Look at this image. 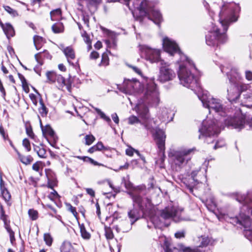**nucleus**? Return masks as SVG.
Masks as SVG:
<instances>
[{
    "label": "nucleus",
    "mask_w": 252,
    "mask_h": 252,
    "mask_svg": "<svg viewBox=\"0 0 252 252\" xmlns=\"http://www.w3.org/2000/svg\"><path fill=\"white\" fill-rule=\"evenodd\" d=\"M23 146L25 148L28 152L31 150V144L29 140L27 138H25L22 142Z\"/></svg>",
    "instance_id": "obj_47"
},
{
    "label": "nucleus",
    "mask_w": 252,
    "mask_h": 252,
    "mask_svg": "<svg viewBox=\"0 0 252 252\" xmlns=\"http://www.w3.org/2000/svg\"><path fill=\"white\" fill-rule=\"evenodd\" d=\"M61 252H74V249L69 242H64L61 247Z\"/></svg>",
    "instance_id": "obj_24"
},
{
    "label": "nucleus",
    "mask_w": 252,
    "mask_h": 252,
    "mask_svg": "<svg viewBox=\"0 0 252 252\" xmlns=\"http://www.w3.org/2000/svg\"><path fill=\"white\" fill-rule=\"evenodd\" d=\"M47 176L48 177V187L49 188L53 189L57 184L56 180L55 179H50L48 175Z\"/></svg>",
    "instance_id": "obj_49"
},
{
    "label": "nucleus",
    "mask_w": 252,
    "mask_h": 252,
    "mask_svg": "<svg viewBox=\"0 0 252 252\" xmlns=\"http://www.w3.org/2000/svg\"><path fill=\"white\" fill-rule=\"evenodd\" d=\"M42 131L43 134H47L54 138L55 132L50 126H47L44 129H42Z\"/></svg>",
    "instance_id": "obj_42"
},
{
    "label": "nucleus",
    "mask_w": 252,
    "mask_h": 252,
    "mask_svg": "<svg viewBox=\"0 0 252 252\" xmlns=\"http://www.w3.org/2000/svg\"><path fill=\"white\" fill-rule=\"evenodd\" d=\"M158 95L157 85L153 81H150L147 84L142 102L139 103L135 107V111L139 118L134 115H131L127 119L128 124L134 125L139 123L147 131L153 132L155 130L154 127L157 125L156 121L151 118L149 109L146 104L157 105L159 102Z\"/></svg>",
    "instance_id": "obj_1"
},
{
    "label": "nucleus",
    "mask_w": 252,
    "mask_h": 252,
    "mask_svg": "<svg viewBox=\"0 0 252 252\" xmlns=\"http://www.w3.org/2000/svg\"><path fill=\"white\" fill-rule=\"evenodd\" d=\"M245 120V115L239 113L236 116L233 118H230L229 119L226 120L225 123L235 128L241 129L244 127V125L246 124Z\"/></svg>",
    "instance_id": "obj_14"
},
{
    "label": "nucleus",
    "mask_w": 252,
    "mask_h": 252,
    "mask_svg": "<svg viewBox=\"0 0 252 252\" xmlns=\"http://www.w3.org/2000/svg\"><path fill=\"white\" fill-rule=\"evenodd\" d=\"M176 76L173 70L167 66H162L160 69L158 80L162 83L172 80Z\"/></svg>",
    "instance_id": "obj_15"
},
{
    "label": "nucleus",
    "mask_w": 252,
    "mask_h": 252,
    "mask_svg": "<svg viewBox=\"0 0 252 252\" xmlns=\"http://www.w3.org/2000/svg\"><path fill=\"white\" fill-rule=\"evenodd\" d=\"M0 25L2 29L3 32L6 35L7 38L9 39L11 37L15 35V31L13 26L9 23L3 24L0 23Z\"/></svg>",
    "instance_id": "obj_22"
},
{
    "label": "nucleus",
    "mask_w": 252,
    "mask_h": 252,
    "mask_svg": "<svg viewBox=\"0 0 252 252\" xmlns=\"http://www.w3.org/2000/svg\"><path fill=\"white\" fill-rule=\"evenodd\" d=\"M26 133L27 135L31 137L32 139L35 140V136L33 132L32 128L31 126H26Z\"/></svg>",
    "instance_id": "obj_45"
},
{
    "label": "nucleus",
    "mask_w": 252,
    "mask_h": 252,
    "mask_svg": "<svg viewBox=\"0 0 252 252\" xmlns=\"http://www.w3.org/2000/svg\"><path fill=\"white\" fill-rule=\"evenodd\" d=\"M0 133L4 139H6L8 138V135L5 134L4 129L2 126H0Z\"/></svg>",
    "instance_id": "obj_60"
},
{
    "label": "nucleus",
    "mask_w": 252,
    "mask_h": 252,
    "mask_svg": "<svg viewBox=\"0 0 252 252\" xmlns=\"http://www.w3.org/2000/svg\"><path fill=\"white\" fill-rule=\"evenodd\" d=\"M134 152H135L138 155L140 156L139 152L137 150H135L132 148H129L127 149L126 151V153L127 156H132L133 155Z\"/></svg>",
    "instance_id": "obj_51"
},
{
    "label": "nucleus",
    "mask_w": 252,
    "mask_h": 252,
    "mask_svg": "<svg viewBox=\"0 0 252 252\" xmlns=\"http://www.w3.org/2000/svg\"><path fill=\"white\" fill-rule=\"evenodd\" d=\"M246 78L249 80H252V72L251 71L247 70L245 72Z\"/></svg>",
    "instance_id": "obj_61"
},
{
    "label": "nucleus",
    "mask_w": 252,
    "mask_h": 252,
    "mask_svg": "<svg viewBox=\"0 0 252 252\" xmlns=\"http://www.w3.org/2000/svg\"><path fill=\"white\" fill-rule=\"evenodd\" d=\"M112 118L113 120L114 121V122L116 124L119 123V119L118 116L117 115V114H116V113L113 114L112 115Z\"/></svg>",
    "instance_id": "obj_64"
},
{
    "label": "nucleus",
    "mask_w": 252,
    "mask_h": 252,
    "mask_svg": "<svg viewBox=\"0 0 252 252\" xmlns=\"http://www.w3.org/2000/svg\"><path fill=\"white\" fill-rule=\"evenodd\" d=\"M79 227L82 238L85 239H89L91 237V234L87 231L84 225L83 224H80Z\"/></svg>",
    "instance_id": "obj_31"
},
{
    "label": "nucleus",
    "mask_w": 252,
    "mask_h": 252,
    "mask_svg": "<svg viewBox=\"0 0 252 252\" xmlns=\"http://www.w3.org/2000/svg\"><path fill=\"white\" fill-rule=\"evenodd\" d=\"M56 82L57 83V87L60 89H63L65 87L69 91H71V84L69 80H66L61 75L58 74L56 78Z\"/></svg>",
    "instance_id": "obj_20"
},
{
    "label": "nucleus",
    "mask_w": 252,
    "mask_h": 252,
    "mask_svg": "<svg viewBox=\"0 0 252 252\" xmlns=\"http://www.w3.org/2000/svg\"><path fill=\"white\" fill-rule=\"evenodd\" d=\"M98 57L99 54L96 51H93L90 54V58L92 59H96Z\"/></svg>",
    "instance_id": "obj_62"
},
{
    "label": "nucleus",
    "mask_w": 252,
    "mask_h": 252,
    "mask_svg": "<svg viewBox=\"0 0 252 252\" xmlns=\"http://www.w3.org/2000/svg\"><path fill=\"white\" fill-rule=\"evenodd\" d=\"M131 222L129 223L127 220H122L118 225L114 226L113 228L119 233L120 232H127L132 228Z\"/></svg>",
    "instance_id": "obj_19"
},
{
    "label": "nucleus",
    "mask_w": 252,
    "mask_h": 252,
    "mask_svg": "<svg viewBox=\"0 0 252 252\" xmlns=\"http://www.w3.org/2000/svg\"><path fill=\"white\" fill-rule=\"evenodd\" d=\"M236 200L240 203H244L247 206V209H249V211L250 210L252 215V192L248 193L247 196L238 194L236 197Z\"/></svg>",
    "instance_id": "obj_18"
},
{
    "label": "nucleus",
    "mask_w": 252,
    "mask_h": 252,
    "mask_svg": "<svg viewBox=\"0 0 252 252\" xmlns=\"http://www.w3.org/2000/svg\"><path fill=\"white\" fill-rule=\"evenodd\" d=\"M57 75L58 74L54 71H47L46 73L47 78V82L49 83H55Z\"/></svg>",
    "instance_id": "obj_26"
},
{
    "label": "nucleus",
    "mask_w": 252,
    "mask_h": 252,
    "mask_svg": "<svg viewBox=\"0 0 252 252\" xmlns=\"http://www.w3.org/2000/svg\"><path fill=\"white\" fill-rule=\"evenodd\" d=\"M133 201V209L128 212V217L133 224L143 214L148 213L153 208L151 201L148 198H142L136 190L128 193Z\"/></svg>",
    "instance_id": "obj_2"
},
{
    "label": "nucleus",
    "mask_w": 252,
    "mask_h": 252,
    "mask_svg": "<svg viewBox=\"0 0 252 252\" xmlns=\"http://www.w3.org/2000/svg\"><path fill=\"white\" fill-rule=\"evenodd\" d=\"M105 235L107 239H112L114 238L113 233L110 227L105 226Z\"/></svg>",
    "instance_id": "obj_35"
},
{
    "label": "nucleus",
    "mask_w": 252,
    "mask_h": 252,
    "mask_svg": "<svg viewBox=\"0 0 252 252\" xmlns=\"http://www.w3.org/2000/svg\"><path fill=\"white\" fill-rule=\"evenodd\" d=\"M52 29L54 32L57 33L63 32L64 30V27L62 23H57L52 26Z\"/></svg>",
    "instance_id": "obj_30"
},
{
    "label": "nucleus",
    "mask_w": 252,
    "mask_h": 252,
    "mask_svg": "<svg viewBox=\"0 0 252 252\" xmlns=\"http://www.w3.org/2000/svg\"><path fill=\"white\" fill-rule=\"evenodd\" d=\"M141 56L151 63L157 62L159 60L160 52L158 50L152 48L147 45L139 46Z\"/></svg>",
    "instance_id": "obj_10"
},
{
    "label": "nucleus",
    "mask_w": 252,
    "mask_h": 252,
    "mask_svg": "<svg viewBox=\"0 0 252 252\" xmlns=\"http://www.w3.org/2000/svg\"><path fill=\"white\" fill-rule=\"evenodd\" d=\"M215 241L208 237H202L199 247H206L209 245H213Z\"/></svg>",
    "instance_id": "obj_27"
},
{
    "label": "nucleus",
    "mask_w": 252,
    "mask_h": 252,
    "mask_svg": "<svg viewBox=\"0 0 252 252\" xmlns=\"http://www.w3.org/2000/svg\"><path fill=\"white\" fill-rule=\"evenodd\" d=\"M29 96H30L31 100L32 101V102L33 103V104L34 105L37 106V97L35 95V94H29Z\"/></svg>",
    "instance_id": "obj_53"
},
{
    "label": "nucleus",
    "mask_w": 252,
    "mask_h": 252,
    "mask_svg": "<svg viewBox=\"0 0 252 252\" xmlns=\"http://www.w3.org/2000/svg\"><path fill=\"white\" fill-rule=\"evenodd\" d=\"M63 52L65 55L68 63L73 66H75V63L73 60L75 59V55L72 48L70 46L66 47L63 49Z\"/></svg>",
    "instance_id": "obj_21"
},
{
    "label": "nucleus",
    "mask_w": 252,
    "mask_h": 252,
    "mask_svg": "<svg viewBox=\"0 0 252 252\" xmlns=\"http://www.w3.org/2000/svg\"><path fill=\"white\" fill-rule=\"evenodd\" d=\"M47 176L48 177V187L49 188L53 189L57 184L56 180L55 179H50L48 175Z\"/></svg>",
    "instance_id": "obj_48"
},
{
    "label": "nucleus",
    "mask_w": 252,
    "mask_h": 252,
    "mask_svg": "<svg viewBox=\"0 0 252 252\" xmlns=\"http://www.w3.org/2000/svg\"><path fill=\"white\" fill-rule=\"evenodd\" d=\"M166 135L165 132L160 129L156 131L155 140L159 152L164 154L165 150V141Z\"/></svg>",
    "instance_id": "obj_17"
},
{
    "label": "nucleus",
    "mask_w": 252,
    "mask_h": 252,
    "mask_svg": "<svg viewBox=\"0 0 252 252\" xmlns=\"http://www.w3.org/2000/svg\"><path fill=\"white\" fill-rule=\"evenodd\" d=\"M227 40L224 32L221 33L220 30L213 24L206 35V44L210 46L218 47L220 44L225 43Z\"/></svg>",
    "instance_id": "obj_5"
},
{
    "label": "nucleus",
    "mask_w": 252,
    "mask_h": 252,
    "mask_svg": "<svg viewBox=\"0 0 252 252\" xmlns=\"http://www.w3.org/2000/svg\"><path fill=\"white\" fill-rule=\"evenodd\" d=\"M29 217L32 220H37L38 218V213L36 210L30 209L28 211Z\"/></svg>",
    "instance_id": "obj_38"
},
{
    "label": "nucleus",
    "mask_w": 252,
    "mask_h": 252,
    "mask_svg": "<svg viewBox=\"0 0 252 252\" xmlns=\"http://www.w3.org/2000/svg\"><path fill=\"white\" fill-rule=\"evenodd\" d=\"M62 12L60 8L56 9L50 12L51 18L52 21L57 20L60 19Z\"/></svg>",
    "instance_id": "obj_29"
},
{
    "label": "nucleus",
    "mask_w": 252,
    "mask_h": 252,
    "mask_svg": "<svg viewBox=\"0 0 252 252\" xmlns=\"http://www.w3.org/2000/svg\"><path fill=\"white\" fill-rule=\"evenodd\" d=\"M19 158H20V161L24 164L26 165L31 164L33 161V158L32 156H23L20 154L19 153H18Z\"/></svg>",
    "instance_id": "obj_25"
},
{
    "label": "nucleus",
    "mask_w": 252,
    "mask_h": 252,
    "mask_svg": "<svg viewBox=\"0 0 252 252\" xmlns=\"http://www.w3.org/2000/svg\"><path fill=\"white\" fill-rule=\"evenodd\" d=\"M1 194L5 201H8L11 198V195L6 189L0 190Z\"/></svg>",
    "instance_id": "obj_37"
},
{
    "label": "nucleus",
    "mask_w": 252,
    "mask_h": 252,
    "mask_svg": "<svg viewBox=\"0 0 252 252\" xmlns=\"http://www.w3.org/2000/svg\"><path fill=\"white\" fill-rule=\"evenodd\" d=\"M197 174V172L196 171H193L191 174L192 180L193 181V183H192V186L196 185L197 184H199L200 182V181L198 177L197 178L196 177Z\"/></svg>",
    "instance_id": "obj_44"
},
{
    "label": "nucleus",
    "mask_w": 252,
    "mask_h": 252,
    "mask_svg": "<svg viewBox=\"0 0 252 252\" xmlns=\"http://www.w3.org/2000/svg\"><path fill=\"white\" fill-rule=\"evenodd\" d=\"M176 54H177L180 56V62L184 63L186 62V64H180L179 66L178 75L181 84L185 87L190 88L192 90L195 88H199L200 85L197 79L187 67V64L190 65H193V64L191 63L189 58L182 53L180 49L179 52H177Z\"/></svg>",
    "instance_id": "obj_3"
},
{
    "label": "nucleus",
    "mask_w": 252,
    "mask_h": 252,
    "mask_svg": "<svg viewBox=\"0 0 252 252\" xmlns=\"http://www.w3.org/2000/svg\"><path fill=\"white\" fill-rule=\"evenodd\" d=\"M4 227L6 229L7 231L9 233V235H11V236L13 237V233L14 232L11 228L9 223L5 224Z\"/></svg>",
    "instance_id": "obj_59"
},
{
    "label": "nucleus",
    "mask_w": 252,
    "mask_h": 252,
    "mask_svg": "<svg viewBox=\"0 0 252 252\" xmlns=\"http://www.w3.org/2000/svg\"><path fill=\"white\" fill-rule=\"evenodd\" d=\"M0 219L3 221L4 225L10 223V220H8V216L5 214L2 205H0Z\"/></svg>",
    "instance_id": "obj_28"
},
{
    "label": "nucleus",
    "mask_w": 252,
    "mask_h": 252,
    "mask_svg": "<svg viewBox=\"0 0 252 252\" xmlns=\"http://www.w3.org/2000/svg\"><path fill=\"white\" fill-rule=\"evenodd\" d=\"M34 150L36 152L40 158H45L46 157V151L44 148L36 146L34 147Z\"/></svg>",
    "instance_id": "obj_34"
},
{
    "label": "nucleus",
    "mask_w": 252,
    "mask_h": 252,
    "mask_svg": "<svg viewBox=\"0 0 252 252\" xmlns=\"http://www.w3.org/2000/svg\"><path fill=\"white\" fill-rule=\"evenodd\" d=\"M129 167V164L127 162H126L124 165L120 166L118 169H116V171H119L121 170L127 169Z\"/></svg>",
    "instance_id": "obj_63"
},
{
    "label": "nucleus",
    "mask_w": 252,
    "mask_h": 252,
    "mask_svg": "<svg viewBox=\"0 0 252 252\" xmlns=\"http://www.w3.org/2000/svg\"><path fill=\"white\" fill-rule=\"evenodd\" d=\"M237 223L242 225L245 228V235L250 240H252V221L250 217L241 213L236 218Z\"/></svg>",
    "instance_id": "obj_11"
},
{
    "label": "nucleus",
    "mask_w": 252,
    "mask_h": 252,
    "mask_svg": "<svg viewBox=\"0 0 252 252\" xmlns=\"http://www.w3.org/2000/svg\"><path fill=\"white\" fill-rule=\"evenodd\" d=\"M59 196V195L57 192L55 190H54L53 192H51L48 196L49 198L52 200L57 198Z\"/></svg>",
    "instance_id": "obj_56"
},
{
    "label": "nucleus",
    "mask_w": 252,
    "mask_h": 252,
    "mask_svg": "<svg viewBox=\"0 0 252 252\" xmlns=\"http://www.w3.org/2000/svg\"><path fill=\"white\" fill-rule=\"evenodd\" d=\"M225 145V142L223 140L217 141L214 145L213 148L216 150L218 148H221Z\"/></svg>",
    "instance_id": "obj_52"
},
{
    "label": "nucleus",
    "mask_w": 252,
    "mask_h": 252,
    "mask_svg": "<svg viewBox=\"0 0 252 252\" xmlns=\"http://www.w3.org/2000/svg\"><path fill=\"white\" fill-rule=\"evenodd\" d=\"M44 240L46 244L48 246H51L53 242V238L49 233H45L44 235Z\"/></svg>",
    "instance_id": "obj_40"
},
{
    "label": "nucleus",
    "mask_w": 252,
    "mask_h": 252,
    "mask_svg": "<svg viewBox=\"0 0 252 252\" xmlns=\"http://www.w3.org/2000/svg\"><path fill=\"white\" fill-rule=\"evenodd\" d=\"M180 250L183 252H201L198 249H190L189 247H186L183 245H179Z\"/></svg>",
    "instance_id": "obj_36"
},
{
    "label": "nucleus",
    "mask_w": 252,
    "mask_h": 252,
    "mask_svg": "<svg viewBox=\"0 0 252 252\" xmlns=\"http://www.w3.org/2000/svg\"><path fill=\"white\" fill-rule=\"evenodd\" d=\"M46 56V57L48 58V56H49L48 52L46 51H44L43 53L41 52L38 53L35 55L34 57L37 61V62L40 65H42L43 62L42 61V57L43 56Z\"/></svg>",
    "instance_id": "obj_32"
},
{
    "label": "nucleus",
    "mask_w": 252,
    "mask_h": 252,
    "mask_svg": "<svg viewBox=\"0 0 252 252\" xmlns=\"http://www.w3.org/2000/svg\"><path fill=\"white\" fill-rule=\"evenodd\" d=\"M220 129L219 126L216 124H213L212 126H209L208 127L206 126H202V127L199 129L200 135L199 136V138H201V136H204L206 137V142L209 144L213 142L211 140V136L217 135L220 132Z\"/></svg>",
    "instance_id": "obj_12"
},
{
    "label": "nucleus",
    "mask_w": 252,
    "mask_h": 252,
    "mask_svg": "<svg viewBox=\"0 0 252 252\" xmlns=\"http://www.w3.org/2000/svg\"><path fill=\"white\" fill-rule=\"evenodd\" d=\"M198 97L203 106L209 109L210 112L211 110H214L221 116H225L226 113L225 109L222 107L220 100L211 98L210 96L205 94H203L201 96L198 95Z\"/></svg>",
    "instance_id": "obj_6"
},
{
    "label": "nucleus",
    "mask_w": 252,
    "mask_h": 252,
    "mask_svg": "<svg viewBox=\"0 0 252 252\" xmlns=\"http://www.w3.org/2000/svg\"><path fill=\"white\" fill-rule=\"evenodd\" d=\"M34 91L37 94L39 95V104L40 105V107L39 108V112L42 116H46L48 113V109L44 105L43 100L41 98V96L40 94L37 92V91L34 88Z\"/></svg>",
    "instance_id": "obj_23"
},
{
    "label": "nucleus",
    "mask_w": 252,
    "mask_h": 252,
    "mask_svg": "<svg viewBox=\"0 0 252 252\" xmlns=\"http://www.w3.org/2000/svg\"><path fill=\"white\" fill-rule=\"evenodd\" d=\"M85 144L87 145H91L95 140V137L92 134L86 135L85 137Z\"/></svg>",
    "instance_id": "obj_41"
},
{
    "label": "nucleus",
    "mask_w": 252,
    "mask_h": 252,
    "mask_svg": "<svg viewBox=\"0 0 252 252\" xmlns=\"http://www.w3.org/2000/svg\"><path fill=\"white\" fill-rule=\"evenodd\" d=\"M67 206H68V210L71 212L72 214L75 216L77 217V212H76V208L74 207H73L71 204H67Z\"/></svg>",
    "instance_id": "obj_54"
},
{
    "label": "nucleus",
    "mask_w": 252,
    "mask_h": 252,
    "mask_svg": "<svg viewBox=\"0 0 252 252\" xmlns=\"http://www.w3.org/2000/svg\"><path fill=\"white\" fill-rule=\"evenodd\" d=\"M4 10L12 16L15 17L18 15L17 11L9 6H3Z\"/></svg>",
    "instance_id": "obj_43"
},
{
    "label": "nucleus",
    "mask_w": 252,
    "mask_h": 252,
    "mask_svg": "<svg viewBox=\"0 0 252 252\" xmlns=\"http://www.w3.org/2000/svg\"><path fill=\"white\" fill-rule=\"evenodd\" d=\"M183 209L174 206L167 207L162 210L160 213V217L164 220L173 219L178 221L184 220L182 216Z\"/></svg>",
    "instance_id": "obj_9"
},
{
    "label": "nucleus",
    "mask_w": 252,
    "mask_h": 252,
    "mask_svg": "<svg viewBox=\"0 0 252 252\" xmlns=\"http://www.w3.org/2000/svg\"><path fill=\"white\" fill-rule=\"evenodd\" d=\"M185 231H178L175 233V237L177 238H181L185 237Z\"/></svg>",
    "instance_id": "obj_58"
},
{
    "label": "nucleus",
    "mask_w": 252,
    "mask_h": 252,
    "mask_svg": "<svg viewBox=\"0 0 252 252\" xmlns=\"http://www.w3.org/2000/svg\"><path fill=\"white\" fill-rule=\"evenodd\" d=\"M96 149H97L98 151H108L110 149V148L108 147H105L103 143L101 142H98L96 145Z\"/></svg>",
    "instance_id": "obj_46"
},
{
    "label": "nucleus",
    "mask_w": 252,
    "mask_h": 252,
    "mask_svg": "<svg viewBox=\"0 0 252 252\" xmlns=\"http://www.w3.org/2000/svg\"><path fill=\"white\" fill-rule=\"evenodd\" d=\"M109 63V57L106 53L102 55L101 61L100 65L106 66Z\"/></svg>",
    "instance_id": "obj_39"
},
{
    "label": "nucleus",
    "mask_w": 252,
    "mask_h": 252,
    "mask_svg": "<svg viewBox=\"0 0 252 252\" xmlns=\"http://www.w3.org/2000/svg\"><path fill=\"white\" fill-rule=\"evenodd\" d=\"M139 85V82L136 80H126L124 81L122 85H117V88L122 92L131 94L134 93Z\"/></svg>",
    "instance_id": "obj_13"
},
{
    "label": "nucleus",
    "mask_w": 252,
    "mask_h": 252,
    "mask_svg": "<svg viewBox=\"0 0 252 252\" xmlns=\"http://www.w3.org/2000/svg\"><path fill=\"white\" fill-rule=\"evenodd\" d=\"M85 190L87 194L90 195L92 197H94L95 196V191L93 189L91 188H86Z\"/></svg>",
    "instance_id": "obj_57"
},
{
    "label": "nucleus",
    "mask_w": 252,
    "mask_h": 252,
    "mask_svg": "<svg viewBox=\"0 0 252 252\" xmlns=\"http://www.w3.org/2000/svg\"><path fill=\"white\" fill-rule=\"evenodd\" d=\"M18 76H19V78L20 79V80H21V81L22 82V86H23L25 91H26V88H27L28 90L29 89H28V85H27L26 79L25 78V77H24L23 75H22V74H21L20 73L18 74Z\"/></svg>",
    "instance_id": "obj_50"
},
{
    "label": "nucleus",
    "mask_w": 252,
    "mask_h": 252,
    "mask_svg": "<svg viewBox=\"0 0 252 252\" xmlns=\"http://www.w3.org/2000/svg\"><path fill=\"white\" fill-rule=\"evenodd\" d=\"M236 5L234 3L224 2L220 8L219 13L220 21L225 32L231 23L236 22L238 16L235 14Z\"/></svg>",
    "instance_id": "obj_4"
},
{
    "label": "nucleus",
    "mask_w": 252,
    "mask_h": 252,
    "mask_svg": "<svg viewBox=\"0 0 252 252\" xmlns=\"http://www.w3.org/2000/svg\"><path fill=\"white\" fill-rule=\"evenodd\" d=\"M227 75L229 82L232 84L231 87L227 89V98L230 102H235L239 98L240 95V92L236 85V82L239 78V74L235 70H232L230 73H227Z\"/></svg>",
    "instance_id": "obj_8"
},
{
    "label": "nucleus",
    "mask_w": 252,
    "mask_h": 252,
    "mask_svg": "<svg viewBox=\"0 0 252 252\" xmlns=\"http://www.w3.org/2000/svg\"><path fill=\"white\" fill-rule=\"evenodd\" d=\"M162 45L164 50L171 55L179 52V48L176 42L168 38L165 37L163 39Z\"/></svg>",
    "instance_id": "obj_16"
},
{
    "label": "nucleus",
    "mask_w": 252,
    "mask_h": 252,
    "mask_svg": "<svg viewBox=\"0 0 252 252\" xmlns=\"http://www.w3.org/2000/svg\"><path fill=\"white\" fill-rule=\"evenodd\" d=\"M33 42L36 50H38L41 47V43L43 42V38L38 35H35L33 37Z\"/></svg>",
    "instance_id": "obj_33"
},
{
    "label": "nucleus",
    "mask_w": 252,
    "mask_h": 252,
    "mask_svg": "<svg viewBox=\"0 0 252 252\" xmlns=\"http://www.w3.org/2000/svg\"><path fill=\"white\" fill-rule=\"evenodd\" d=\"M32 168L33 170H34L35 171L39 172L40 168H41V165H40V162H36L34 163L32 165Z\"/></svg>",
    "instance_id": "obj_55"
},
{
    "label": "nucleus",
    "mask_w": 252,
    "mask_h": 252,
    "mask_svg": "<svg viewBox=\"0 0 252 252\" xmlns=\"http://www.w3.org/2000/svg\"><path fill=\"white\" fill-rule=\"evenodd\" d=\"M195 148L184 149L180 150H173L169 154L174 163L179 166L186 164L191 158L190 154L195 151Z\"/></svg>",
    "instance_id": "obj_7"
}]
</instances>
